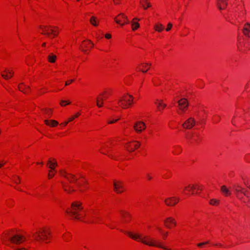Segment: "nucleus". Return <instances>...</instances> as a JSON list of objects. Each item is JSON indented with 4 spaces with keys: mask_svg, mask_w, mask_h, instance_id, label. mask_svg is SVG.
I'll use <instances>...</instances> for the list:
<instances>
[{
    "mask_svg": "<svg viewBox=\"0 0 250 250\" xmlns=\"http://www.w3.org/2000/svg\"><path fill=\"white\" fill-rule=\"evenodd\" d=\"M178 109L177 113L179 115H183L188 109V103L187 99L183 98L180 100L178 102Z\"/></svg>",
    "mask_w": 250,
    "mask_h": 250,
    "instance_id": "nucleus-9",
    "label": "nucleus"
},
{
    "mask_svg": "<svg viewBox=\"0 0 250 250\" xmlns=\"http://www.w3.org/2000/svg\"><path fill=\"white\" fill-rule=\"evenodd\" d=\"M208 202L210 205L215 207L219 206L220 204V200L215 198L210 199Z\"/></svg>",
    "mask_w": 250,
    "mask_h": 250,
    "instance_id": "nucleus-35",
    "label": "nucleus"
},
{
    "mask_svg": "<svg viewBox=\"0 0 250 250\" xmlns=\"http://www.w3.org/2000/svg\"><path fill=\"white\" fill-rule=\"evenodd\" d=\"M249 187V188L250 189V187Z\"/></svg>",
    "mask_w": 250,
    "mask_h": 250,
    "instance_id": "nucleus-64",
    "label": "nucleus"
},
{
    "mask_svg": "<svg viewBox=\"0 0 250 250\" xmlns=\"http://www.w3.org/2000/svg\"><path fill=\"white\" fill-rule=\"evenodd\" d=\"M165 226L169 229H171L176 226V221L172 217H168L164 221Z\"/></svg>",
    "mask_w": 250,
    "mask_h": 250,
    "instance_id": "nucleus-14",
    "label": "nucleus"
},
{
    "mask_svg": "<svg viewBox=\"0 0 250 250\" xmlns=\"http://www.w3.org/2000/svg\"><path fill=\"white\" fill-rule=\"evenodd\" d=\"M55 173H56V172L55 171V169H50L49 171L48 174V178L51 179L52 178H53V177L55 175Z\"/></svg>",
    "mask_w": 250,
    "mask_h": 250,
    "instance_id": "nucleus-42",
    "label": "nucleus"
},
{
    "mask_svg": "<svg viewBox=\"0 0 250 250\" xmlns=\"http://www.w3.org/2000/svg\"><path fill=\"white\" fill-rule=\"evenodd\" d=\"M208 243V242L207 241V242H203V243H198L197 244V246L199 247H202L203 245H206Z\"/></svg>",
    "mask_w": 250,
    "mask_h": 250,
    "instance_id": "nucleus-50",
    "label": "nucleus"
},
{
    "mask_svg": "<svg viewBox=\"0 0 250 250\" xmlns=\"http://www.w3.org/2000/svg\"><path fill=\"white\" fill-rule=\"evenodd\" d=\"M161 235H162V237L163 238V239L165 240L167 235H168V232L167 231H165V230L162 232V233H161Z\"/></svg>",
    "mask_w": 250,
    "mask_h": 250,
    "instance_id": "nucleus-45",
    "label": "nucleus"
},
{
    "mask_svg": "<svg viewBox=\"0 0 250 250\" xmlns=\"http://www.w3.org/2000/svg\"><path fill=\"white\" fill-rule=\"evenodd\" d=\"M71 235L69 232H66L62 235V239L65 242L70 241Z\"/></svg>",
    "mask_w": 250,
    "mask_h": 250,
    "instance_id": "nucleus-37",
    "label": "nucleus"
},
{
    "mask_svg": "<svg viewBox=\"0 0 250 250\" xmlns=\"http://www.w3.org/2000/svg\"><path fill=\"white\" fill-rule=\"evenodd\" d=\"M99 96H101L104 99H105L108 97V92L106 91H104L99 94Z\"/></svg>",
    "mask_w": 250,
    "mask_h": 250,
    "instance_id": "nucleus-43",
    "label": "nucleus"
},
{
    "mask_svg": "<svg viewBox=\"0 0 250 250\" xmlns=\"http://www.w3.org/2000/svg\"><path fill=\"white\" fill-rule=\"evenodd\" d=\"M104 99L101 96H98L96 99V104L99 107H102L103 106L104 103L103 101Z\"/></svg>",
    "mask_w": 250,
    "mask_h": 250,
    "instance_id": "nucleus-36",
    "label": "nucleus"
},
{
    "mask_svg": "<svg viewBox=\"0 0 250 250\" xmlns=\"http://www.w3.org/2000/svg\"><path fill=\"white\" fill-rule=\"evenodd\" d=\"M2 243L7 245L20 244L23 242L25 238L14 230H8L1 235Z\"/></svg>",
    "mask_w": 250,
    "mask_h": 250,
    "instance_id": "nucleus-3",
    "label": "nucleus"
},
{
    "mask_svg": "<svg viewBox=\"0 0 250 250\" xmlns=\"http://www.w3.org/2000/svg\"><path fill=\"white\" fill-rule=\"evenodd\" d=\"M232 188L236 197L243 203H250V195L247 193V190L239 184L236 183L233 185Z\"/></svg>",
    "mask_w": 250,
    "mask_h": 250,
    "instance_id": "nucleus-6",
    "label": "nucleus"
},
{
    "mask_svg": "<svg viewBox=\"0 0 250 250\" xmlns=\"http://www.w3.org/2000/svg\"><path fill=\"white\" fill-rule=\"evenodd\" d=\"M7 162V161L5 159L0 160V168L2 167Z\"/></svg>",
    "mask_w": 250,
    "mask_h": 250,
    "instance_id": "nucleus-46",
    "label": "nucleus"
},
{
    "mask_svg": "<svg viewBox=\"0 0 250 250\" xmlns=\"http://www.w3.org/2000/svg\"><path fill=\"white\" fill-rule=\"evenodd\" d=\"M44 112L46 114H51V110L49 109H46L43 110Z\"/></svg>",
    "mask_w": 250,
    "mask_h": 250,
    "instance_id": "nucleus-51",
    "label": "nucleus"
},
{
    "mask_svg": "<svg viewBox=\"0 0 250 250\" xmlns=\"http://www.w3.org/2000/svg\"><path fill=\"white\" fill-rule=\"evenodd\" d=\"M154 30L158 32H161L164 29V26L161 23L157 22L154 25Z\"/></svg>",
    "mask_w": 250,
    "mask_h": 250,
    "instance_id": "nucleus-34",
    "label": "nucleus"
},
{
    "mask_svg": "<svg viewBox=\"0 0 250 250\" xmlns=\"http://www.w3.org/2000/svg\"><path fill=\"white\" fill-rule=\"evenodd\" d=\"M134 97L132 95L125 93L120 96L117 101V104L122 109H127L133 104Z\"/></svg>",
    "mask_w": 250,
    "mask_h": 250,
    "instance_id": "nucleus-8",
    "label": "nucleus"
},
{
    "mask_svg": "<svg viewBox=\"0 0 250 250\" xmlns=\"http://www.w3.org/2000/svg\"><path fill=\"white\" fill-rule=\"evenodd\" d=\"M196 121L194 118H188L182 125L183 127L185 129H191L196 125Z\"/></svg>",
    "mask_w": 250,
    "mask_h": 250,
    "instance_id": "nucleus-16",
    "label": "nucleus"
},
{
    "mask_svg": "<svg viewBox=\"0 0 250 250\" xmlns=\"http://www.w3.org/2000/svg\"><path fill=\"white\" fill-rule=\"evenodd\" d=\"M39 32L42 35L53 39L59 34V28L57 26L42 24L39 26Z\"/></svg>",
    "mask_w": 250,
    "mask_h": 250,
    "instance_id": "nucleus-7",
    "label": "nucleus"
},
{
    "mask_svg": "<svg viewBox=\"0 0 250 250\" xmlns=\"http://www.w3.org/2000/svg\"><path fill=\"white\" fill-rule=\"evenodd\" d=\"M184 192L186 195H194L196 193L195 184H190L185 187Z\"/></svg>",
    "mask_w": 250,
    "mask_h": 250,
    "instance_id": "nucleus-18",
    "label": "nucleus"
},
{
    "mask_svg": "<svg viewBox=\"0 0 250 250\" xmlns=\"http://www.w3.org/2000/svg\"><path fill=\"white\" fill-rule=\"evenodd\" d=\"M151 66L150 63L142 62L139 65L138 68L142 73H146L150 68Z\"/></svg>",
    "mask_w": 250,
    "mask_h": 250,
    "instance_id": "nucleus-21",
    "label": "nucleus"
},
{
    "mask_svg": "<svg viewBox=\"0 0 250 250\" xmlns=\"http://www.w3.org/2000/svg\"><path fill=\"white\" fill-rule=\"evenodd\" d=\"M155 104L157 109L159 111L163 110L167 106V104L164 103L163 100L160 99H156L155 102Z\"/></svg>",
    "mask_w": 250,
    "mask_h": 250,
    "instance_id": "nucleus-23",
    "label": "nucleus"
},
{
    "mask_svg": "<svg viewBox=\"0 0 250 250\" xmlns=\"http://www.w3.org/2000/svg\"><path fill=\"white\" fill-rule=\"evenodd\" d=\"M89 22L92 26L97 27L99 25L100 20L97 17L92 16L90 18Z\"/></svg>",
    "mask_w": 250,
    "mask_h": 250,
    "instance_id": "nucleus-27",
    "label": "nucleus"
},
{
    "mask_svg": "<svg viewBox=\"0 0 250 250\" xmlns=\"http://www.w3.org/2000/svg\"><path fill=\"white\" fill-rule=\"evenodd\" d=\"M125 233L133 240L141 242L146 246L158 247L167 250V249L163 247L160 243L158 242L154 238L148 234L133 232L132 231H126Z\"/></svg>",
    "mask_w": 250,
    "mask_h": 250,
    "instance_id": "nucleus-1",
    "label": "nucleus"
},
{
    "mask_svg": "<svg viewBox=\"0 0 250 250\" xmlns=\"http://www.w3.org/2000/svg\"><path fill=\"white\" fill-rule=\"evenodd\" d=\"M113 190L118 194H121L125 191L124 182L120 180L115 179L113 181Z\"/></svg>",
    "mask_w": 250,
    "mask_h": 250,
    "instance_id": "nucleus-10",
    "label": "nucleus"
},
{
    "mask_svg": "<svg viewBox=\"0 0 250 250\" xmlns=\"http://www.w3.org/2000/svg\"><path fill=\"white\" fill-rule=\"evenodd\" d=\"M221 191L225 196H230L231 194L229 189L224 185L221 187Z\"/></svg>",
    "mask_w": 250,
    "mask_h": 250,
    "instance_id": "nucleus-32",
    "label": "nucleus"
},
{
    "mask_svg": "<svg viewBox=\"0 0 250 250\" xmlns=\"http://www.w3.org/2000/svg\"><path fill=\"white\" fill-rule=\"evenodd\" d=\"M46 45V43L45 42H44L42 44V47H45Z\"/></svg>",
    "mask_w": 250,
    "mask_h": 250,
    "instance_id": "nucleus-58",
    "label": "nucleus"
},
{
    "mask_svg": "<svg viewBox=\"0 0 250 250\" xmlns=\"http://www.w3.org/2000/svg\"><path fill=\"white\" fill-rule=\"evenodd\" d=\"M108 147V145L106 144L104 145L101 149V152L102 153L104 154L107 155L108 154V151L106 150V148Z\"/></svg>",
    "mask_w": 250,
    "mask_h": 250,
    "instance_id": "nucleus-40",
    "label": "nucleus"
},
{
    "mask_svg": "<svg viewBox=\"0 0 250 250\" xmlns=\"http://www.w3.org/2000/svg\"><path fill=\"white\" fill-rule=\"evenodd\" d=\"M42 162H41V163H37V164H41V165H42Z\"/></svg>",
    "mask_w": 250,
    "mask_h": 250,
    "instance_id": "nucleus-60",
    "label": "nucleus"
},
{
    "mask_svg": "<svg viewBox=\"0 0 250 250\" xmlns=\"http://www.w3.org/2000/svg\"><path fill=\"white\" fill-rule=\"evenodd\" d=\"M215 245L218 246H222V245L221 244H216Z\"/></svg>",
    "mask_w": 250,
    "mask_h": 250,
    "instance_id": "nucleus-59",
    "label": "nucleus"
},
{
    "mask_svg": "<svg viewBox=\"0 0 250 250\" xmlns=\"http://www.w3.org/2000/svg\"><path fill=\"white\" fill-rule=\"evenodd\" d=\"M66 212L73 219L81 221H83L86 216H89L83 210V203L80 201L73 202L70 208H67Z\"/></svg>",
    "mask_w": 250,
    "mask_h": 250,
    "instance_id": "nucleus-2",
    "label": "nucleus"
},
{
    "mask_svg": "<svg viewBox=\"0 0 250 250\" xmlns=\"http://www.w3.org/2000/svg\"><path fill=\"white\" fill-rule=\"evenodd\" d=\"M18 88L20 91L25 94H27L29 92V86L25 85L23 83H21L18 86Z\"/></svg>",
    "mask_w": 250,
    "mask_h": 250,
    "instance_id": "nucleus-29",
    "label": "nucleus"
},
{
    "mask_svg": "<svg viewBox=\"0 0 250 250\" xmlns=\"http://www.w3.org/2000/svg\"><path fill=\"white\" fill-rule=\"evenodd\" d=\"M195 192L197 193L198 191H201L203 190V186L200 184H195Z\"/></svg>",
    "mask_w": 250,
    "mask_h": 250,
    "instance_id": "nucleus-41",
    "label": "nucleus"
},
{
    "mask_svg": "<svg viewBox=\"0 0 250 250\" xmlns=\"http://www.w3.org/2000/svg\"><path fill=\"white\" fill-rule=\"evenodd\" d=\"M111 229H114V227H109Z\"/></svg>",
    "mask_w": 250,
    "mask_h": 250,
    "instance_id": "nucleus-61",
    "label": "nucleus"
},
{
    "mask_svg": "<svg viewBox=\"0 0 250 250\" xmlns=\"http://www.w3.org/2000/svg\"><path fill=\"white\" fill-rule=\"evenodd\" d=\"M32 238L37 241L47 242L50 238L49 228L47 227L40 228L32 233Z\"/></svg>",
    "mask_w": 250,
    "mask_h": 250,
    "instance_id": "nucleus-5",
    "label": "nucleus"
},
{
    "mask_svg": "<svg viewBox=\"0 0 250 250\" xmlns=\"http://www.w3.org/2000/svg\"><path fill=\"white\" fill-rule=\"evenodd\" d=\"M15 250H27L23 248H18L17 249H16Z\"/></svg>",
    "mask_w": 250,
    "mask_h": 250,
    "instance_id": "nucleus-55",
    "label": "nucleus"
},
{
    "mask_svg": "<svg viewBox=\"0 0 250 250\" xmlns=\"http://www.w3.org/2000/svg\"><path fill=\"white\" fill-rule=\"evenodd\" d=\"M109 157H111V158H113V157H111L110 155H109Z\"/></svg>",
    "mask_w": 250,
    "mask_h": 250,
    "instance_id": "nucleus-62",
    "label": "nucleus"
},
{
    "mask_svg": "<svg viewBox=\"0 0 250 250\" xmlns=\"http://www.w3.org/2000/svg\"><path fill=\"white\" fill-rule=\"evenodd\" d=\"M140 143L137 141L129 142L125 145L126 150L129 152H133L140 146Z\"/></svg>",
    "mask_w": 250,
    "mask_h": 250,
    "instance_id": "nucleus-13",
    "label": "nucleus"
},
{
    "mask_svg": "<svg viewBox=\"0 0 250 250\" xmlns=\"http://www.w3.org/2000/svg\"><path fill=\"white\" fill-rule=\"evenodd\" d=\"M115 21L122 26L129 23L127 17L123 13L118 15L114 18Z\"/></svg>",
    "mask_w": 250,
    "mask_h": 250,
    "instance_id": "nucleus-12",
    "label": "nucleus"
},
{
    "mask_svg": "<svg viewBox=\"0 0 250 250\" xmlns=\"http://www.w3.org/2000/svg\"><path fill=\"white\" fill-rule=\"evenodd\" d=\"M9 178L13 184H16V186H14V188L18 191H21L22 190L21 189V188H20V187H19L18 186H17V185L21 183V178L20 176L15 174H13L10 176Z\"/></svg>",
    "mask_w": 250,
    "mask_h": 250,
    "instance_id": "nucleus-19",
    "label": "nucleus"
},
{
    "mask_svg": "<svg viewBox=\"0 0 250 250\" xmlns=\"http://www.w3.org/2000/svg\"><path fill=\"white\" fill-rule=\"evenodd\" d=\"M57 165V161L54 159L50 158L47 162V166L51 169H55Z\"/></svg>",
    "mask_w": 250,
    "mask_h": 250,
    "instance_id": "nucleus-30",
    "label": "nucleus"
},
{
    "mask_svg": "<svg viewBox=\"0 0 250 250\" xmlns=\"http://www.w3.org/2000/svg\"><path fill=\"white\" fill-rule=\"evenodd\" d=\"M119 119H116V120H110V121H108V124H113L115 122H116L117 121H118Z\"/></svg>",
    "mask_w": 250,
    "mask_h": 250,
    "instance_id": "nucleus-54",
    "label": "nucleus"
},
{
    "mask_svg": "<svg viewBox=\"0 0 250 250\" xmlns=\"http://www.w3.org/2000/svg\"><path fill=\"white\" fill-rule=\"evenodd\" d=\"M243 33L244 35L250 38V23H246L243 27Z\"/></svg>",
    "mask_w": 250,
    "mask_h": 250,
    "instance_id": "nucleus-25",
    "label": "nucleus"
},
{
    "mask_svg": "<svg viewBox=\"0 0 250 250\" xmlns=\"http://www.w3.org/2000/svg\"><path fill=\"white\" fill-rule=\"evenodd\" d=\"M93 46V43L90 40H85L82 42L80 49L85 53L92 48Z\"/></svg>",
    "mask_w": 250,
    "mask_h": 250,
    "instance_id": "nucleus-15",
    "label": "nucleus"
},
{
    "mask_svg": "<svg viewBox=\"0 0 250 250\" xmlns=\"http://www.w3.org/2000/svg\"><path fill=\"white\" fill-rule=\"evenodd\" d=\"M140 2L144 10H146L147 8L151 6V5L148 2V0H140Z\"/></svg>",
    "mask_w": 250,
    "mask_h": 250,
    "instance_id": "nucleus-33",
    "label": "nucleus"
},
{
    "mask_svg": "<svg viewBox=\"0 0 250 250\" xmlns=\"http://www.w3.org/2000/svg\"><path fill=\"white\" fill-rule=\"evenodd\" d=\"M147 179L148 180H151L152 177H151V176L150 175H147Z\"/></svg>",
    "mask_w": 250,
    "mask_h": 250,
    "instance_id": "nucleus-56",
    "label": "nucleus"
},
{
    "mask_svg": "<svg viewBox=\"0 0 250 250\" xmlns=\"http://www.w3.org/2000/svg\"><path fill=\"white\" fill-rule=\"evenodd\" d=\"M172 27V24L171 23H169L167 25V27L166 28V31H170Z\"/></svg>",
    "mask_w": 250,
    "mask_h": 250,
    "instance_id": "nucleus-47",
    "label": "nucleus"
},
{
    "mask_svg": "<svg viewBox=\"0 0 250 250\" xmlns=\"http://www.w3.org/2000/svg\"><path fill=\"white\" fill-rule=\"evenodd\" d=\"M62 187L64 190L65 191L67 192L68 193H70L75 190V189L73 188H70L65 184H62Z\"/></svg>",
    "mask_w": 250,
    "mask_h": 250,
    "instance_id": "nucleus-39",
    "label": "nucleus"
},
{
    "mask_svg": "<svg viewBox=\"0 0 250 250\" xmlns=\"http://www.w3.org/2000/svg\"><path fill=\"white\" fill-rule=\"evenodd\" d=\"M156 229L160 234L162 233V232L164 231V229L161 227L157 226Z\"/></svg>",
    "mask_w": 250,
    "mask_h": 250,
    "instance_id": "nucleus-48",
    "label": "nucleus"
},
{
    "mask_svg": "<svg viewBox=\"0 0 250 250\" xmlns=\"http://www.w3.org/2000/svg\"><path fill=\"white\" fill-rule=\"evenodd\" d=\"M81 115V113L79 112H77L76 113H75L74 115L71 116L70 117L68 118V122H72L75 119L78 118Z\"/></svg>",
    "mask_w": 250,
    "mask_h": 250,
    "instance_id": "nucleus-38",
    "label": "nucleus"
},
{
    "mask_svg": "<svg viewBox=\"0 0 250 250\" xmlns=\"http://www.w3.org/2000/svg\"><path fill=\"white\" fill-rule=\"evenodd\" d=\"M179 201V198L178 197L173 196L166 198L164 202L167 206L172 207L176 205Z\"/></svg>",
    "mask_w": 250,
    "mask_h": 250,
    "instance_id": "nucleus-17",
    "label": "nucleus"
},
{
    "mask_svg": "<svg viewBox=\"0 0 250 250\" xmlns=\"http://www.w3.org/2000/svg\"><path fill=\"white\" fill-rule=\"evenodd\" d=\"M70 122H68V120L67 121L64 122L61 124L63 126H65Z\"/></svg>",
    "mask_w": 250,
    "mask_h": 250,
    "instance_id": "nucleus-53",
    "label": "nucleus"
},
{
    "mask_svg": "<svg viewBox=\"0 0 250 250\" xmlns=\"http://www.w3.org/2000/svg\"><path fill=\"white\" fill-rule=\"evenodd\" d=\"M57 56L53 53H49L47 56V60L48 62L53 63H55L57 60Z\"/></svg>",
    "mask_w": 250,
    "mask_h": 250,
    "instance_id": "nucleus-31",
    "label": "nucleus"
},
{
    "mask_svg": "<svg viewBox=\"0 0 250 250\" xmlns=\"http://www.w3.org/2000/svg\"><path fill=\"white\" fill-rule=\"evenodd\" d=\"M140 19L138 18H134L131 21L132 30L134 31L137 30L140 27V23L138 22Z\"/></svg>",
    "mask_w": 250,
    "mask_h": 250,
    "instance_id": "nucleus-24",
    "label": "nucleus"
},
{
    "mask_svg": "<svg viewBox=\"0 0 250 250\" xmlns=\"http://www.w3.org/2000/svg\"><path fill=\"white\" fill-rule=\"evenodd\" d=\"M44 123L46 125L51 127H55L59 125L58 122L54 120H45Z\"/></svg>",
    "mask_w": 250,
    "mask_h": 250,
    "instance_id": "nucleus-28",
    "label": "nucleus"
},
{
    "mask_svg": "<svg viewBox=\"0 0 250 250\" xmlns=\"http://www.w3.org/2000/svg\"><path fill=\"white\" fill-rule=\"evenodd\" d=\"M114 1V2L115 3V4H118L119 3V0H113Z\"/></svg>",
    "mask_w": 250,
    "mask_h": 250,
    "instance_id": "nucleus-57",
    "label": "nucleus"
},
{
    "mask_svg": "<svg viewBox=\"0 0 250 250\" xmlns=\"http://www.w3.org/2000/svg\"><path fill=\"white\" fill-rule=\"evenodd\" d=\"M120 214L123 223H127L130 221L131 215L128 212L125 210H121L120 211Z\"/></svg>",
    "mask_w": 250,
    "mask_h": 250,
    "instance_id": "nucleus-20",
    "label": "nucleus"
},
{
    "mask_svg": "<svg viewBox=\"0 0 250 250\" xmlns=\"http://www.w3.org/2000/svg\"><path fill=\"white\" fill-rule=\"evenodd\" d=\"M104 37L106 39H110L112 38V35L109 33H106L104 35Z\"/></svg>",
    "mask_w": 250,
    "mask_h": 250,
    "instance_id": "nucleus-49",
    "label": "nucleus"
},
{
    "mask_svg": "<svg viewBox=\"0 0 250 250\" xmlns=\"http://www.w3.org/2000/svg\"><path fill=\"white\" fill-rule=\"evenodd\" d=\"M61 174L62 177L65 178L70 183L76 182L77 188L81 191H84L87 188L86 181L84 178L77 179L74 175L65 171H61Z\"/></svg>",
    "mask_w": 250,
    "mask_h": 250,
    "instance_id": "nucleus-4",
    "label": "nucleus"
},
{
    "mask_svg": "<svg viewBox=\"0 0 250 250\" xmlns=\"http://www.w3.org/2000/svg\"><path fill=\"white\" fill-rule=\"evenodd\" d=\"M70 104V102L67 101L62 100L60 102V105L62 106H65L67 104Z\"/></svg>",
    "mask_w": 250,
    "mask_h": 250,
    "instance_id": "nucleus-44",
    "label": "nucleus"
},
{
    "mask_svg": "<svg viewBox=\"0 0 250 250\" xmlns=\"http://www.w3.org/2000/svg\"><path fill=\"white\" fill-rule=\"evenodd\" d=\"M74 81V80H68L65 82V85H68Z\"/></svg>",
    "mask_w": 250,
    "mask_h": 250,
    "instance_id": "nucleus-52",
    "label": "nucleus"
},
{
    "mask_svg": "<svg viewBox=\"0 0 250 250\" xmlns=\"http://www.w3.org/2000/svg\"><path fill=\"white\" fill-rule=\"evenodd\" d=\"M228 4V0H217V6L220 10L226 8Z\"/></svg>",
    "mask_w": 250,
    "mask_h": 250,
    "instance_id": "nucleus-26",
    "label": "nucleus"
},
{
    "mask_svg": "<svg viewBox=\"0 0 250 250\" xmlns=\"http://www.w3.org/2000/svg\"><path fill=\"white\" fill-rule=\"evenodd\" d=\"M133 128L137 134H140L146 130V125L143 121H138L134 123Z\"/></svg>",
    "mask_w": 250,
    "mask_h": 250,
    "instance_id": "nucleus-11",
    "label": "nucleus"
},
{
    "mask_svg": "<svg viewBox=\"0 0 250 250\" xmlns=\"http://www.w3.org/2000/svg\"><path fill=\"white\" fill-rule=\"evenodd\" d=\"M13 71L8 69H5L1 72V75L3 78L5 80H8L11 78L13 76Z\"/></svg>",
    "mask_w": 250,
    "mask_h": 250,
    "instance_id": "nucleus-22",
    "label": "nucleus"
},
{
    "mask_svg": "<svg viewBox=\"0 0 250 250\" xmlns=\"http://www.w3.org/2000/svg\"><path fill=\"white\" fill-rule=\"evenodd\" d=\"M81 0H77V1H80Z\"/></svg>",
    "mask_w": 250,
    "mask_h": 250,
    "instance_id": "nucleus-63",
    "label": "nucleus"
}]
</instances>
